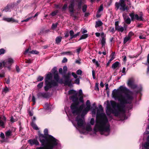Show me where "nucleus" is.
<instances>
[{"label": "nucleus", "mask_w": 149, "mask_h": 149, "mask_svg": "<svg viewBox=\"0 0 149 149\" xmlns=\"http://www.w3.org/2000/svg\"><path fill=\"white\" fill-rule=\"evenodd\" d=\"M44 136L43 134L39 135L40 141L43 146H47L45 148L40 147L37 149H53L54 147L56 146L58 141L53 136L48 135V130L46 129L44 130Z\"/></svg>", "instance_id": "nucleus-3"}, {"label": "nucleus", "mask_w": 149, "mask_h": 149, "mask_svg": "<svg viewBox=\"0 0 149 149\" xmlns=\"http://www.w3.org/2000/svg\"><path fill=\"white\" fill-rule=\"evenodd\" d=\"M54 79L56 80L55 81L57 83V86H58V82L61 84L63 83V79H59L58 74L56 70L54 72Z\"/></svg>", "instance_id": "nucleus-10"}, {"label": "nucleus", "mask_w": 149, "mask_h": 149, "mask_svg": "<svg viewBox=\"0 0 149 149\" xmlns=\"http://www.w3.org/2000/svg\"><path fill=\"white\" fill-rule=\"evenodd\" d=\"M90 107L91 106H87L85 109L83 111V113H86L88 111L90 110Z\"/></svg>", "instance_id": "nucleus-27"}, {"label": "nucleus", "mask_w": 149, "mask_h": 149, "mask_svg": "<svg viewBox=\"0 0 149 149\" xmlns=\"http://www.w3.org/2000/svg\"><path fill=\"white\" fill-rule=\"evenodd\" d=\"M103 10V7L102 5H101L99 7L98 11H97L98 13H100L101 11H102Z\"/></svg>", "instance_id": "nucleus-43"}, {"label": "nucleus", "mask_w": 149, "mask_h": 149, "mask_svg": "<svg viewBox=\"0 0 149 149\" xmlns=\"http://www.w3.org/2000/svg\"><path fill=\"white\" fill-rule=\"evenodd\" d=\"M38 96L39 97H43L44 98H47L48 95L47 93H39Z\"/></svg>", "instance_id": "nucleus-20"}, {"label": "nucleus", "mask_w": 149, "mask_h": 149, "mask_svg": "<svg viewBox=\"0 0 149 149\" xmlns=\"http://www.w3.org/2000/svg\"><path fill=\"white\" fill-rule=\"evenodd\" d=\"M9 91V89L7 86H6L5 88H3L2 90V94L3 95H5L6 93L8 92Z\"/></svg>", "instance_id": "nucleus-25"}, {"label": "nucleus", "mask_w": 149, "mask_h": 149, "mask_svg": "<svg viewBox=\"0 0 149 149\" xmlns=\"http://www.w3.org/2000/svg\"><path fill=\"white\" fill-rule=\"evenodd\" d=\"M63 72L65 73L66 72L67 70V67L66 66H63Z\"/></svg>", "instance_id": "nucleus-49"}, {"label": "nucleus", "mask_w": 149, "mask_h": 149, "mask_svg": "<svg viewBox=\"0 0 149 149\" xmlns=\"http://www.w3.org/2000/svg\"><path fill=\"white\" fill-rule=\"evenodd\" d=\"M64 54H67L69 55H72V53L71 52H64L63 53Z\"/></svg>", "instance_id": "nucleus-44"}, {"label": "nucleus", "mask_w": 149, "mask_h": 149, "mask_svg": "<svg viewBox=\"0 0 149 149\" xmlns=\"http://www.w3.org/2000/svg\"><path fill=\"white\" fill-rule=\"evenodd\" d=\"M78 93L76 91L73 90H70L68 91V94L70 95L73 94V95Z\"/></svg>", "instance_id": "nucleus-30"}, {"label": "nucleus", "mask_w": 149, "mask_h": 149, "mask_svg": "<svg viewBox=\"0 0 149 149\" xmlns=\"http://www.w3.org/2000/svg\"><path fill=\"white\" fill-rule=\"evenodd\" d=\"M43 79L44 77H43L39 76L37 79V81H41Z\"/></svg>", "instance_id": "nucleus-42"}, {"label": "nucleus", "mask_w": 149, "mask_h": 149, "mask_svg": "<svg viewBox=\"0 0 149 149\" xmlns=\"http://www.w3.org/2000/svg\"><path fill=\"white\" fill-rule=\"evenodd\" d=\"M64 77L65 78L64 84L65 85L70 86L71 84L72 79H70V76L68 75H65Z\"/></svg>", "instance_id": "nucleus-13"}, {"label": "nucleus", "mask_w": 149, "mask_h": 149, "mask_svg": "<svg viewBox=\"0 0 149 149\" xmlns=\"http://www.w3.org/2000/svg\"><path fill=\"white\" fill-rule=\"evenodd\" d=\"M95 64L96 66L97 67H98L100 66V64L97 61H96L95 62Z\"/></svg>", "instance_id": "nucleus-63"}, {"label": "nucleus", "mask_w": 149, "mask_h": 149, "mask_svg": "<svg viewBox=\"0 0 149 149\" xmlns=\"http://www.w3.org/2000/svg\"><path fill=\"white\" fill-rule=\"evenodd\" d=\"M75 83L77 84H79L80 83V80L79 78H77L74 81Z\"/></svg>", "instance_id": "nucleus-48"}, {"label": "nucleus", "mask_w": 149, "mask_h": 149, "mask_svg": "<svg viewBox=\"0 0 149 149\" xmlns=\"http://www.w3.org/2000/svg\"><path fill=\"white\" fill-rule=\"evenodd\" d=\"M35 97L34 96H33L32 98V100L33 102V105H34L35 104V103L36 102V100H35Z\"/></svg>", "instance_id": "nucleus-52"}, {"label": "nucleus", "mask_w": 149, "mask_h": 149, "mask_svg": "<svg viewBox=\"0 0 149 149\" xmlns=\"http://www.w3.org/2000/svg\"><path fill=\"white\" fill-rule=\"evenodd\" d=\"M52 78V75L50 73L47 74L46 77L45 79V85L44 87L45 91H47L52 87L57 86V83L54 80H52L51 82L49 80H51Z\"/></svg>", "instance_id": "nucleus-5"}, {"label": "nucleus", "mask_w": 149, "mask_h": 149, "mask_svg": "<svg viewBox=\"0 0 149 149\" xmlns=\"http://www.w3.org/2000/svg\"><path fill=\"white\" fill-rule=\"evenodd\" d=\"M131 91L124 86H121L117 89H114L112 92V96L115 100L119 102V104L115 101L107 102L106 113L108 115L111 113L116 116H119L122 114L125 116L126 104H131L133 99L130 95Z\"/></svg>", "instance_id": "nucleus-1"}, {"label": "nucleus", "mask_w": 149, "mask_h": 149, "mask_svg": "<svg viewBox=\"0 0 149 149\" xmlns=\"http://www.w3.org/2000/svg\"><path fill=\"white\" fill-rule=\"evenodd\" d=\"M82 73V71L81 70H79L77 71V73L78 75H81Z\"/></svg>", "instance_id": "nucleus-51"}, {"label": "nucleus", "mask_w": 149, "mask_h": 149, "mask_svg": "<svg viewBox=\"0 0 149 149\" xmlns=\"http://www.w3.org/2000/svg\"><path fill=\"white\" fill-rule=\"evenodd\" d=\"M37 137H36V139H31L28 141V143L32 146L35 145L38 146L39 145V143L37 139Z\"/></svg>", "instance_id": "nucleus-14"}, {"label": "nucleus", "mask_w": 149, "mask_h": 149, "mask_svg": "<svg viewBox=\"0 0 149 149\" xmlns=\"http://www.w3.org/2000/svg\"><path fill=\"white\" fill-rule=\"evenodd\" d=\"M12 8V6L10 5H8L3 10V11L7 12L10 11V9Z\"/></svg>", "instance_id": "nucleus-23"}, {"label": "nucleus", "mask_w": 149, "mask_h": 149, "mask_svg": "<svg viewBox=\"0 0 149 149\" xmlns=\"http://www.w3.org/2000/svg\"><path fill=\"white\" fill-rule=\"evenodd\" d=\"M67 7V4H65L63 6L62 8V9L63 10H65Z\"/></svg>", "instance_id": "nucleus-56"}, {"label": "nucleus", "mask_w": 149, "mask_h": 149, "mask_svg": "<svg viewBox=\"0 0 149 149\" xmlns=\"http://www.w3.org/2000/svg\"><path fill=\"white\" fill-rule=\"evenodd\" d=\"M115 52H112L111 55V58L110 59V60H111L112 61L115 58Z\"/></svg>", "instance_id": "nucleus-33"}, {"label": "nucleus", "mask_w": 149, "mask_h": 149, "mask_svg": "<svg viewBox=\"0 0 149 149\" xmlns=\"http://www.w3.org/2000/svg\"><path fill=\"white\" fill-rule=\"evenodd\" d=\"M0 137L1 138L3 139L5 138V136L4 134L2 132L1 133Z\"/></svg>", "instance_id": "nucleus-60"}, {"label": "nucleus", "mask_w": 149, "mask_h": 149, "mask_svg": "<svg viewBox=\"0 0 149 149\" xmlns=\"http://www.w3.org/2000/svg\"><path fill=\"white\" fill-rule=\"evenodd\" d=\"M101 39L106 38H105L106 35L104 34V33L102 32L101 33Z\"/></svg>", "instance_id": "nucleus-50"}, {"label": "nucleus", "mask_w": 149, "mask_h": 149, "mask_svg": "<svg viewBox=\"0 0 149 149\" xmlns=\"http://www.w3.org/2000/svg\"><path fill=\"white\" fill-rule=\"evenodd\" d=\"M12 132L10 130H8L5 132V135L7 137H8L11 134Z\"/></svg>", "instance_id": "nucleus-31"}, {"label": "nucleus", "mask_w": 149, "mask_h": 149, "mask_svg": "<svg viewBox=\"0 0 149 149\" xmlns=\"http://www.w3.org/2000/svg\"><path fill=\"white\" fill-rule=\"evenodd\" d=\"M132 32H130L128 36H126L124 38V41H123V43L124 44H125L128 41L130 40L131 36L130 35L131 34H132Z\"/></svg>", "instance_id": "nucleus-18"}, {"label": "nucleus", "mask_w": 149, "mask_h": 149, "mask_svg": "<svg viewBox=\"0 0 149 149\" xmlns=\"http://www.w3.org/2000/svg\"><path fill=\"white\" fill-rule=\"evenodd\" d=\"M127 85L129 87L133 89H135L137 87V85L134 83V79L132 78L128 80Z\"/></svg>", "instance_id": "nucleus-12"}, {"label": "nucleus", "mask_w": 149, "mask_h": 149, "mask_svg": "<svg viewBox=\"0 0 149 149\" xmlns=\"http://www.w3.org/2000/svg\"><path fill=\"white\" fill-rule=\"evenodd\" d=\"M3 20L5 21H6L7 22H17L18 21L17 20H15L13 18H5L3 19Z\"/></svg>", "instance_id": "nucleus-19"}, {"label": "nucleus", "mask_w": 149, "mask_h": 149, "mask_svg": "<svg viewBox=\"0 0 149 149\" xmlns=\"http://www.w3.org/2000/svg\"><path fill=\"white\" fill-rule=\"evenodd\" d=\"M31 18V17H29V18H28L27 19H24V20H23L22 21V22H27L28 21L29 19H30Z\"/></svg>", "instance_id": "nucleus-58"}, {"label": "nucleus", "mask_w": 149, "mask_h": 149, "mask_svg": "<svg viewBox=\"0 0 149 149\" xmlns=\"http://www.w3.org/2000/svg\"><path fill=\"white\" fill-rule=\"evenodd\" d=\"M88 36V34H84L82 35L79 39V40L81 39H84L86 38Z\"/></svg>", "instance_id": "nucleus-32"}, {"label": "nucleus", "mask_w": 149, "mask_h": 149, "mask_svg": "<svg viewBox=\"0 0 149 149\" xmlns=\"http://www.w3.org/2000/svg\"><path fill=\"white\" fill-rule=\"evenodd\" d=\"M4 61L3 67H7L10 70V66L14 62L13 59L11 58H9L6 59V61Z\"/></svg>", "instance_id": "nucleus-9"}, {"label": "nucleus", "mask_w": 149, "mask_h": 149, "mask_svg": "<svg viewBox=\"0 0 149 149\" xmlns=\"http://www.w3.org/2000/svg\"><path fill=\"white\" fill-rule=\"evenodd\" d=\"M125 70H126V69L125 67H123V68L122 72L123 73V75H125L126 74ZM123 75V74L122 75Z\"/></svg>", "instance_id": "nucleus-55"}, {"label": "nucleus", "mask_w": 149, "mask_h": 149, "mask_svg": "<svg viewBox=\"0 0 149 149\" xmlns=\"http://www.w3.org/2000/svg\"><path fill=\"white\" fill-rule=\"evenodd\" d=\"M92 73L93 78L94 79H95V72L93 70L92 71Z\"/></svg>", "instance_id": "nucleus-53"}, {"label": "nucleus", "mask_w": 149, "mask_h": 149, "mask_svg": "<svg viewBox=\"0 0 149 149\" xmlns=\"http://www.w3.org/2000/svg\"><path fill=\"white\" fill-rule=\"evenodd\" d=\"M70 36V39H72L73 38H72L74 35V32L72 30H70L69 32Z\"/></svg>", "instance_id": "nucleus-35"}, {"label": "nucleus", "mask_w": 149, "mask_h": 149, "mask_svg": "<svg viewBox=\"0 0 149 149\" xmlns=\"http://www.w3.org/2000/svg\"><path fill=\"white\" fill-rule=\"evenodd\" d=\"M58 12V10H56L53 12H52L51 13L50 15L52 16H54L56 15Z\"/></svg>", "instance_id": "nucleus-40"}, {"label": "nucleus", "mask_w": 149, "mask_h": 149, "mask_svg": "<svg viewBox=\"0 0 149 149\" xmlns=\"http://www.w3.org/2000/svg\"><path fill=\"white\" fill-rule=\"evenodd\" d=\"M43 84V82H41L37 85V87L39 88H41L42 87Z\"/></svg>", "instance_id": "nucleus-36"}, {"label": "nucleus", "mask_w": 149, "mask_h": 149, "mask_svg": "<svg viewBox=\"0 0 149 149\" xmlns=\"http://www.w3.org/2000/svg\"><path fill=\"white\" fill-rule=\"evenodd\" d=\"M78 93L71 96L70 97V98L72 100V101L76 103H78V97H77Z\"/></svg>", "instance_id": "nucleus-17"}, {"label": "nucleus", "mask_w": 149, "mask_h": 149, "mask_svg": "<svg viewBox=\"0 0 149 149\" xmlns=\"http://www.w3.org/2000/svg\"><path fill=\"white\" fill-rule=\"evenodd\" d=\"M115 29L116 30L121 32H123L124 30V28L121 26H117L115 27Z\"/></svg>", "instance_id": "nucleus-21"}, {"label": "nucleus", "mask_w": 149, "mask_h": 149, "mask_svg": "<svg viewBox=\"0 0 149 149\" xmlns=\"http://www.w3.org/2000/svg\"><path fill=\"white\" fill-rule=\"evenodd\" d=\"M58 25V23H56L55 24H53L52 26V28L53 29H54L56 28Z\"/></svg>", "instance_id": "nucleus-45"}, {"label": "nucleus", "mask_w": 149, "mask_h": 149, "mask_svg": "<svg viewBox=\"0 0 149 149\" xmlns=\"http://www.w3.org/2000/svg\"><path fill=\"white\" fill-rule=\"evenodd\" d=\"M84 107L83 105H82L79 107L77 103L72 104L71 106V109L73 114L78 115L81 112Z\"/></svg>", "instance_id": "nucleus-7"}, {"label": "nucleus", "mask_w": 149, "mask_h": 149, "mask_svg": "<svg viewBox=\"0 0 149 149\" xmlns=\"http://www.w3.org/2000/svg\"><path fill=\"white\" fill-rule=\"evenodd\" d=\"M6 118L3 116L0 117V126L2 128L5 127V123H6Z\"/></svg>", "instance_id": "nucleus-16"}, {"label": "nucleus", "mask_w": 149, "mask_h": 149, "mask_svg": "<svg viewBox=\"0 0 149 149\" xmlns=\"http://www.w3.org/2000/svg\"><path fill=\"white\" fill-rule=\"evenodd\" d=\"M147 61L149 65V66L147 68V73L149 74V54H148L147 56Z\"/></svg>", "instance_id": "nucleus-41"}, {"label": "nucleus", "mask_w": 149, "mask_h": 149, "mask_svg": "<svg viewBox=\"0 0 149 149\" xmlns=\"http://www.w3.org/2000/svg\"><path fill=\"white\" fill-rule=\"evenodd\" d=\"M87 5H84L82 7V10L83 12H85L86 10L87 9Z\"/></svg>", "instance_id": "nucleus-38"}, {"label": "nucleus", "mask_w": 149, "mask_h": 149, "mask_svg": "<svg viewBox=\"0 0 149 149\" xmlns=\"http://www.w3.org/2000/svg\"><path fill=\"white\" fill-rule=\"evenodd\" d=\"M86 130L88 131H90L92 130L91 126L90 125H87L86 127Z\"/></svg>", "instance_id": "nucleus-39"}, {"label": "nucleus", "mask_w": 149, "mask_h": 149, "mask_svg": "<svg viewBox=\"0 0 149 149\" xmlns=\"http://www.w3.org/2000/svg\"><path fill=\"white\" fill-rule=\"evenodd\" d=\"M139 38L140 39H145L146 37L144 35L140 36H139Z\"/></svg>", "instance_id": "nucleus-61"}, {"label": "nucleus", "mask_w": 149, "mask_h": 149, "mask_svg": "<svg viewBox=\"0 0 149 149\" xmlns=\"http://www.w3.org/2000/svg\"><path fill=\"white\" fill-rule=\"evenodd\" d=\"M30 53L32 54H38L39 53V52L37 51L36 50H32L30 52Z\"/></svg>", "instance_id": "nucleus-37"}, {"label": "nucleus", "mask_w": 149, "mask_h": 149, "mask_svg": "<svg viewBox=\"0 0 149 149\" xmlns=\"http://www.w3.org/2000/svg\"><path fill=\"white\" fill-rule=\"evenodd\" d=\"M68 60L67 58L65 57L64 58L62 61V63H65L67 62Z\"/></svg>", "instance_id": "nucleus-62"}, {"label": "nucleus", "mask_w": 149, "mask_h": 149, "mask_svg": "<svg viewBox=\"0 0 149 149\" xmlns=\"http://www.w3.org/2000/svg\"><path fill=\"white\" fill-rule=\"evenodd\" d=\"M97 109L96 124L94 128L95 132L99 131L101 134L108 135L110 132V125L108 120L103 113V109L101 105H99Z\"/></svg>", "instance_id": "nucleus-2"}, {"label": "nucleus", "mask_w": 149, "mask_h": 149, "mask_svg": "<svg viewBox=\"0 0 149 149\" xmlns=\"http://www.w3.org/2000/svg\"><path fill=\"white\" fill-rule=\"evenodd\" d=\"M87 106H90V102L89 100H87L86 102Z\"/></svg>", "instance_id": "nucleus-64"}, {"label": "nucleus", "mask_w": 149, "mask_h": 149, "mask_svg": "<svg viewBox=\"0 0 149 149\" xmlns=\"http://www.w3.org/2000/svg\"><path fill=\"white\" fill-rule=\"evenodd\" d=\"M62 38V37L61 36L57 37L55 39L56 43L58 44L61 42Z\"/></svg>", "instance_id": "nucleus-24"}, {"label": "nucleus", "mask_w": 149, "mask_h": 149, "mask_svg": "<svg viewBox=\"0 0 149 149\" xmlns=\"http://www.w3.org/2000/svg\"><path fill=\"white\" fill-rule=\"evenodd\" d=\"M103 24L102 22L101 21H98L96 22L95 27L97 28L101 26Z\"/></svg>", "instance_id": "nucleus-26"}, {"label": "nucleus", "mask_w": 149, "mask_h": 149, "mask_svg": "<svg viewBox=\"0 0 149 149\" xmlns=\"http://www.w3.org/2000/svg\"><path fill=\"white\" fill-rule=\"evenodd\" d=\"M72 74L74 78L76 79L77 78V76L75 73L73 72H72Z\"/></svg>", "instance_id": "nucleus-54"}, {"label": "nucleus", "mask_w": 149, "mask_h": 149, "mask_svg": "<svg viewBox=\"0 0 149 149\" xmlns=\"http://www.w3.org/2000/svg\"><path fill=\"white\" fill-rule=\"evenodd\" d=\"M5 52V50L3 49H0V55L3 54Z\"/></svg>", "instance_id": "nucleus-46"}, {"label": "nucleus", "mask_w": 149, "mask_h": 149, "mask_svg": "<svg viewBox=\"0 0 149 149\" xmlns=\"http://www.w3.org/2000/svg\"><path fill=\"white\" fill-rule=\"evenodd\" d=\"M129 16L131 17V19L128 17L126 18L125 17H124L123 16L125 22L128 24H130V23L131 20L132 21H134L135 20L139 21L143 20V14L142 13H141L139 15L135 14L134 13H132L129 14Z\"/></svg>", "instance_id": "nucleus-4"}, {"label": "nucleus", "mask_w": 149, "mask_h": 149, "mask_svg": "<svg viewBox=\"0 0 149 149\" xmlns=\"http://www.w3.org/2000/svg\"><path fill=\"white\" fill-rule=\"evenodd\" d=\"M77 2V0H71L69 6V10L71 16L74 17V19H76L77 16L74 14V8L75 2Z\"/></svg>", "instance_id": "nucleus-8"}, {"label": "nucleus", "mask_w": 149, "mask_h": 149, "mask_svg": "<svg viewBox=\"0 0 149 149\" xmlns=\"http://www.w3.org/2000/svg\"><path fill=\"white\" fill-rule=\"evenodd\" d=\"M109 30L111 32L112 34H113L115 32V30H114V27H109Z\"/></svg>", "instance_id": "nucleus-34"}, {"label": "nucleus", "mask_w": 149, "mask_h": 149, "mask_svg": "<svg viewBox=\"0 0 149 149\" xmlns=\"http://www.w3.org/2000/svg\"><path fill=\"white\" fill-rule=\"evenodd\" d=\"M76 120L77 122L78 126L79 127H83L84 124V118H80L79 116L76 118Z\"/></svg>", "instance_id": "nucleus-11"}, {"label": "nucleus", "mask_w": 149, "mask_h": 149, "mask_svg": "<svg viewBox=\"0 0 149 149\" xmlns=\"http://www.w3.org/2000/svg\"><path fill=\"white\" fill-rule=\"evenodd\" d=\"M31 125L34 129L36 130H38V128L37 125L33 121H32L31 123Z\"/></svg>", "instance_id": "nucleus-28"}, {"label": "nucleus", "mask_w": 149, "mask_h": 149, "mask_svg": "<svg viewBox=\"0 0 149 149\" xmlns=\"http://www.w3.org/2000/svg\"><path fill=\"white\" fill-rule=\"evenodd\" d=\"M125 1L127 2V4L130 5L131 3L129 0H120L119 2H116L115 6L116 8V10H117L119 9L121 11H124L126 10H127V7L126 6L125 3Z\"/></svg>", "instance_id": "nucleus-6"}, {"label": "nucleus", "mask_w": 149, "mask_h": 149, "mask_svg": "<svg viewBox=\"0 0 149 149\" xmlns=\"http://www.w3.org/2000/svg\"><path fill=\"white\" fill-rule=\"evenodd\" d=\"M144 134H149V131L146 130L144 133ZM147 142L144 145L143 147L146 149H149L148 148L149 146V135L147 138Z\"/></svg>", "instance_id": "nucleus-15"}, {"label": "nucleus", "mask_w": 149, "mask_h": 149, "mask_svg": "<svg viewBox=\"0 0 149 149\" xmlns=\"http://www.w3.org/2000/svg\"><path fill=\"white\" fill-rule=\"evenodd\" d=\"M120 65V63L116 61L112 65V68L113 69H115L119 67Z\"/></svg>", "instance_id": "nucleus-22"}, {"label": "nucleus", "mask_w": 149, "mask_h": 149, "mask_svg": "<svg viewBox=\"0 0 149 149\" xmlns=\"http://www.w3.org/2000/svg\"><path fill=\"white\" fill-rule=\"evenodd\" d=\"M95 123V120L93 118H92L91 119V121H90V123L91 124V125H94Z\"/></svg>", "instance_id": "nucleus-47"}, {"label": "nucleus", "mask_w": 149, "mask_h": 149, "mask_svg": "<svg viewBox=\"0 0 149 149\" xmlns=\"http://www.w3.org/2000/svg\"><path fill=\"white\" fill-rule=\"evenodd\" d=\"M4 63V61H3L2 62H0V68L1 69L3 66V63Z\"/></svg>", "instance_id": "nucleus-59"}, {"label": "nucleus", "mask_w": 149, "mask_h": 149, "mask_svg": "<svg viewBox=\"0 0 149 149\" xmlns=\"http://www.w3.org/2000/svg\"><path fill=\"white\" fill-rule=\"evenodd\" d=\"M106 38L101 39V43L102 47H104L106 43Z\"/></svg>", "instance_id": "nucleus-29"}, {"label": "nucleus", "mask_w": 149, "mask_h": 149, "mask_svg": "<svg viewBox=\"0 0 149 149\" xmlns=\"http://www.w3.org/2000/svg\"><path fill=\"white\" fill-rule=\"evenodd\" d=\"M79 32H77L76 34H74V36L73 37H72V38H75L77 36H78L79 35Z\"/></svg>", "instance_id": "nucleus-57"}]
</instances>
